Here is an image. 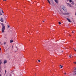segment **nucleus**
<instances>
[{
	"instance_id": "obj_1",
	"label": "nucleus",
	"mask_w": 76,
	"mask_h": 76,
	"mask_svg": "<svg viewBox=\"0 0 76 76\" xmlns=\"http://www.w3.org/2000/svg\"><path fill=\"white\" fill-rule=\"evenodd\" d=\"M1 25H2V32L3 33V32H4V30L5 29V26L4 25L3 23H2Z\"/></svg>"
},
{
	"instance_id": "obj_2",
	"label": "nucleus",
	"mask_w": 76,
	"mask_h": 76,
	"mask_svg": "<svg viewBox=\"0 0 76 76\" xmlns=\"http://www.w3.org/2000/svg\"><path fill=\"white\" fill-rule=\"evenodd\" d=\"M61 8L62 9H63V10H64V11H66V8L63 6H61Z\"/></svg>"
},
{
	"instance_id": "obj_3",
	"label": "nucleus",
	"mask_w": 76,
	"mask_h": 76,
	"mask_svg": "<svg viewBox=\"0 0 76 76\" xmlns=\"http://www.w3.org/2000/svg\"><path fill=\"white\" fill-rule=\"evenodd\" d=\"M0 21H1V22H3L4 21V20H3V18H1Z\"/></svg>"
},
{
	"instance_id": "obj_4",
	"label": "nucleus",
	"mask_w": 76,
	"mask_h": 76,
	"mask_svg": "<svg viewBox=\"0 0 76 76\" xmlns=\"http://www.w3.org/2000/svg\"><path fill=\"white\" fill-rule=\"evenodd\" d=\"M67 6H68L72 7V5H71L69 4H67Z\"/></svg>"
},
{
	"instance_id": "obj_5",
	"label": "nucleus",
	"mask_w": 76,
	"mask_h": 76,
	"mask_svg": "<svg viewBox=\"0 0 76 76\" xmlns=\"http://www.w3.org/2000/svg\"><path fill=\"white\" fill-rule=\"evenodd\" d=\"M67 20H68V21L69 22H71V21H70V19H69V18H67Z\"/></svg>"
},
{
	"instance_id": "obj_6",
	"label": "nucleus",
	"mask_w": 76,
	"mask_h": 76,
	"mask_svg": "<svg viewBox=\"0 0 76 76\" xmlns=\"http://www.w3.org/2000/svg\"><path fill=\"white\" fill-rule=\"evenodd\" d=\"M7 61H4V64H6V63H7Z\"/></svg>"
},
{
	"instance_id": "obj_7",
	"label": "nucleus",
	"mask_w": 76,
	"mask_h": 76,
	"mask_svg": "<svg viewBox=\"0 0 76 76\" xmlns=\"http://www.w3.org/2000/svg\"><path fill=\"white\" fill-rule=\"evenodd\" d=\"M54 1H55V2H56V3H58V0H54Z\"/></svg>"
},
{
	"instance_id": "obj_8",
	"label": "nucleus",
	"mask_w": 76,
	"mask_h": 76,
	"mask_svg": "<svg viewBox=\"0 0 76 76\" xmlns=\"http://www.w3.org/2000/svg\"><path fill=\"white\" fill-rule=\"evenodd\" d=\"M47 1L49 3V4H51V3H50V1L49 0H47Z\"/></svg>"
},
{
	"instance_id": "obj_9",
	"label": "nucleus",
	"mask_w": 76,
	"mask_h": 76,
	"mask_svg": "<svg viewBox=\"0 0 76 76\" xmlns=\"http://www.w3.org/2000/svg\"><path fill=\"white\" fill-rule=\"evenodd\" d=\"M71 4H74V2L73 1H72V2H71Z\"/></svg>"
},
{
	"instance_id": "obj_10",
	"label": "nucleus",
	"mask_w": 76,
	"mask_h": 76,
	"mask_svg": "<svg viewBox=\"0 0 76 76\" xmlns=\"http://www.w3.org/2000/svg\"><path fill=\"white\" fill-rule=\"evenodd\" d=\"M60 67L61 69H62V67H63V66H61V65H60Z\"/></svg>"
},
{
	"instance_id": "obj_11",
	"label": "nucleus",
	"mask_w": 76,
	"mask_h": 76,
	"mask_svg": "<svg viewBox=\"0 0 76 76\" xmlns=\"http://www.w3.org/2000/svg\"><path fill=\"white\" fill-rule=\"evenodd\" d=\"M1 63H2L1 60L0 61V65H1Z\"/></svg>"
},
{
	"instance_id": "obj_12",
	"label": "nucleus",
	"mask_w": 76,
	"mask_h": 76,
	"mask_svg": "<svg viewBox=\"0 0 76 76\" xmlns=\"http://www.w3.org/2000/svg\"><path fill=\"white\" fill-rule=\"evenodd\" d=\"M71 56H72V55H71L70 56H69L70 58H72L73 57V56H72V57H71Z\"/></svg>"
},
{
	"instance_id": "obj_13",
	"label": "nucleus",
	"mask_w": 76,
	"mask_h": 76,
	"mask_svg": "<svg viewBox=\"0 0 76 76\" xmlns=\"http://www.w3.org/2000/svg\"><path fill=\"white\" fill-rule=\"evenodd\" d=\"M74 75H76V71H75L74 72Z\"/></svg>"
},
{
	"instance_id": "obj_14",
	"label": "nucleus",
	"mask_w": 76,
	"mask_h": 76,
	"mask_svg": "<svg viewBox=\"0 0 76 76\" xmlns=\"http://www.w3.org/2000/svg\"><path fill=\"white\" fill-rule=\"evenodd\" d=\"M13 40H11L10 41V43H12V42H13Z\"/></svg>"
},
{
	"instance_id": "obj_15",
	"label": "nucleus",
	"mask_w": 76,
	"mask_h": 76,
	"mask_svg": "<svg viewBox=\"0 0 76 76\" xmlns=\"http://www.w3.org/2000/svg\"><path fill=\"white\" fill-rule=\"evenodd\" d=\"M7 26H8V27H7L8 28H10V26H9V25H7Z\"/></svg>"
},
{
	"instance_id": "obj_16",
	"label": "nucleus",
	"mask_w": 76,
	"mask_h": 76,
	"mask_svg": "<svg viewBox=\"0 0 76 76\" xmlns=\"http://www.w3.org/2000/svg\"><path fill=\"white\" fill-rule=\"evenodd\" d=\"M72 1V0H69V2H70V3H71Z\"/></svg>"
},
{
	"instance_id": "obj_17",
	"label": "nucleus",
	"mask_w": 76,
	"mask_h": 76,
	"mask_svg": "<svg viewBox=\"0 0 76 76\" xmlns=\"http://www.w3.org/2000/svg\"><path fill=\"white\" fill-rule=\"evenodd\" d=\"M59 25H61V23L60 22H59Z\"/></svg>"
},
{
	"instance_id": "obj_18",
	"label": "nucleus",
	"mask_w": 76,
	"mask_h": 76,
	"mask_svg": "<svg viewBox=\"0 0 76 76\" xmlns=\"http://www.w3.org/2000/svg\"><path fill=\"white\" fill-rule=\"evenodd\" d=\"M2 14L1 12H0V15H2Z\"/></svg>"
},
{
	"instance_id": "obj_19",
	"label": "nucleus",
	"mask_w": 76,
	"mask_h": 76,
	"mask_svg": "<svg viewBox=\"0 0 76 76\" xmlns=\"http://www.w3.org/2000/svg\"><path fill=\"white\" fill-rule=\"evenodd\" d=\"M68 14H69V13H66L64 14V15H68Z\"/></svg>"
},
{
	"instance_id": "obj_20",
	"label": "nucleus",
	"mask_w": 76,
	"mask_h": 76,
	"mask_svg": "<svg viewBox=\"0 0 76 76\" xmlns=\"http://www.w3.org/2000/svg\"><path fill=\"white\" fill-rule=\"evenodd\" d=\"M2 12L3 13H4V12H3V10H1Z\"/></svg>"
},
{
	"instance_id": "obj_21",
	"label": "nucleus",
	"mask_w": 76,
	"mask_h": 76,
	"mask_svg": "<svg viewBox=\"0 0 76 76\" xmlns=\"http://www.w3.org/2000/svg\"><path fill=\"white\" fill-rule=\"evenodd\" d=\"M38 62L39 63V62H41V61L39 60H38Z\"/></svg>"
},
{
	"instance_id": "obj_22",
	"label": "nucleus",
	"mask_w": 76,
	"mask_h": 76,
	"mask_svg": "<svg viewBox=\"0 0 76 76\" xmlns=\"http://www.w3.org/2000/svg\"><path fill=\"white\" fill-rule=\"evenodd\" d=\"M74 63L75 64H76V62H74Z\"/></svg>"
},
{
	"instance_id": "obj_23",
	"label": "nucleus",
	"mask_w": 76,
	"mask_h": 76,
	"mask_svg": "<svg viewBox=\"0 0 76 76\" xmlns=\"http://www.w3.org/2000/svg\"><path fill=\"white\" fill-rule=\"evenodd\" d=\"M74 51H76V50L74 48Z\"/></svg>"
},
{
	"instance_id": "obj_24",
	"label": "nucleus",
	"mask_w": 76,
	"mask_h": 76,
	"mask_svg": "<svg viewBox=\"0 0 76 76\" xmlns=\"http://www.w3.org/2000/svg\"><path fill=\"white\" fill-rule=\"evenodd\" d=\"M5 73H6V70H5Z\"/></svg>"
},
{
	"instance_id": "obj_25",
	"label": "nucleus",
	"mask_w": 76,
	"mask_h": 76,
	"mask_svg": "<svg viewBox=\"0 0 76 76\" xmlns=\"http://www.w3.org/2000/svg\"><path fill=\"white\" fill-rule=\"evenodd\" d=\"M64 74H65V75H66V73L65 72V73H64Z\"/></svg>"
},
{
	"instance_id": "obj_26",
	"label": "nucleus",
	"mask_w": 76,
	"mask_h": 76,
	"mask_svg": "<svg viewBox=\"0 0 76 76\" xmlns=\"http://www.w3.org/2000/svg\"><path fill=\"white\" fill-rule=\"evenodd\" d=\"M4 44H6V42H5L4 43Z\"/></svg>"
},
{
	"instance_id": "obj_27",
	"label": "nucleus",
	"mask_w": 76,
	"mask_h": 76,
	"mask_svg": "<svg viewBox=\"0 0 76 76\" xmlns=\"http://www.w3.org/2000/svg\"><path fill=\"white\" fill-rule=\"evenodd\" d=\"M13 45L12 46V48H13Z\"/></svg>"
},
{
	"instance_id": "obj_28",
	"label": "nucleus",
	"mask_w": 76,
	"mask_h": 76,
	"mask_svg": "<svg viewBox=\"0 0 76 76\" xmlns=\"http://www.w3.org/2000/svg\"><path fill=\"white\" fill-rule=\"evenodd\" d=\"M0 76H1V75H0Z\"/></svg>"
},
{
	"instance_id": "obj_29",
	"label": "nucleus",
	"mask_w": 76,
	"mask_h": 76,
	"mask_svg": "<svg viewBox=\"0 0 76 76\" xmlns=\"http://www.w3.org/2000/svg\"><path fill=\"white\" fill-rule=\"evenodd\" d=\"M0 50H1V48H0Z\"/></svg>"
},
{
	"instance_id": "obj_30",
	"label": "nucleus",
	"mask_w": 76,
	"mask_h": 76,
	"mask_svg": "<svg viewBox=\"0 0 76 76\" xmlns=\"http://www.w3.org/2000/svg\"><path fill=\"white\" fill-rule=\"evenodd\" d=\"M72 33H74V32L72 31Z\"/></svg>"
},
{
	"instance_id": "obj_31",
	"label": "nucleus",
	"mask_w": 76,
	"mask_h": 76,
	"mask_svg": "<svg viewBox=\"0 0 76 76\" xmlns=\"http://www.w3.org/2000/svg\"><path fill=\"white\" fill-rule=\"evenodd\" d=\"M42 22H44V21H43Z\"/></svg>"
},
{
	"instance_id": "obj_32",
	"label": "nucleus",
	"mask_w": 76,
	"mask_h": 76,
	"mask_svg": "<svg viewBox=\"0 0 76 76\" xmlns=\"http://www.w3.org/2000/svg\"><path fill=\"white\" fill-rule=\"evenodd\" d=\"M75 70H76V67L75 68Z\"/></svg>"
},
{
	"instance_id": "obj_33",
	"label": "nucleus",
	"mask_w": 76,
	"mask_h": 76,
	"mask_svg": "<svg viewBox=\"0 0 76 76\" xmlns=\"http://www.w3.org/2000/svg\"><path fill=\"white\" fill-rule=\"evenodd\" d=\"M3 1H5V0H3Z\"/></svg>"
},
{
	"instance_id": "obj_34",
	"label": "nucleus",
	"mask_w": 76,
	"mask_h": 76,
	"mask_svg": "<svg viewBox=\"0 0 76 76\" xmlns=\"http://www.w3.org/2000/svg\"><path fill=\"white\" fill-rule=\"evenodd\" d=\"M75 15H76V12L75 13Z\"/></svg>"
},
{
	"instance_id": "obj_35",
	"label": "nucleus",
	"mask_w": 76,
	"mask_h": 76,
	"mask_svg": "<svg viewBox=\"0 0 76 76\" xmlns=\"http://www.w3.org/2000/svg\"><path fill=\"white\" fill-rule=\"evenodd\" d=\"M7 0H5V1H6Z\"/></svg>"
},
{
	"instance_id": "obj_36",
	"label": "nucleus",
	"mask_w": 76,
	"mask_h": 76,
	"mask_svg": "<svg viewBox=\"0 0 76 76\" xmlns=\"http://www.w3.org/2000/svg\"><path fill=\"white\" fill-rule=\"evenodd\" d=\"M16 48H17V47H16Z\"/></svg>"
}]
</instances>
